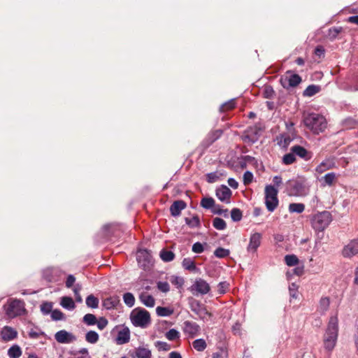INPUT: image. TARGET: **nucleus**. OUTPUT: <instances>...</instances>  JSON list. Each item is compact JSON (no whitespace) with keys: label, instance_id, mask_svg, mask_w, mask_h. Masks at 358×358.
Wrapping results in <instances>:
<instances>
[{"label":"nucleus","instance_id":"obj_1","mask_svg":"<svg viewBox=\"0 0 358 358\" xmlns=\"http://www.w3.org/2000/svg\"><path fill=\"white\" fill-rule=\"evenodd\" d=\"M338 334V320L336 315L329 319L326 332L324 335V347L331 352L336 346Z\"/></svg>","mask_w":358,"mask_h":358},{"label":"nucleus","instance_id":"obj_2","mask_svg":"<svg viewBox=\"0 0 358 358\" xmlns=\"http://www.w3.org/2000/svg\"><path fill=\"white\" fill-rule=\"evenodd\" d=\"M286 190L289 196H304L309 193L310 187L304 177L298 176L286 182Z\"/></svg>","mask_w":358,"mask_h":358},{"label":"nucleus","instance_id":"obj_3","mask_svg":"<svg viewBox=\"0 0 358 358\" xmlns=\"http://www.w3.org/2000/svg\"><path fill=\"white\" fill-rule=\"evenodd\" d=\"M307 128L315 134L322 132L327 127V121L324 116L317 113H309L303 118Z\"/></svg>","mask_w":358,"mask_h":358},{"label":"nucleus","instance_id":"obj_4","mask_svg":"<svg viewBox=\"0 0 358 358\" xmlns=\"http://www.w3.org/2000/svg\"><path fill=\"white\" fill-rule=\"evenodd\" d=\"M332 216L329 211H322L314 215L311 220L312 227L316 231H322L331 222Z\"/></svg>","mask_w":358,"mask_h":358},{"label":"nucleus","instance_id":"obj_5","mask_svg":"<svg viewBox=\"0 0 358 358\" xmlns=\"http://www.w3.org/2000/svg\"><path fill=\"white\" fill-rule=\"evenodd\" d=\"M131 321L135 327H146L150 323V315L145 309H134L130 315Z\"/></svg>","mask_w":358,"mask_h":358},{"label":"nucleus","instance_id":"obj_6","mask_svg":"<svg viewBox=\"0 0 358 358\" xmlns=\"http://www.w3.org/2000/svg\"><path fill=\"white\" fill-rule=\"evenodd\" d=\"M188 301L191 310L194 313L200 320L208 321L210 319L212 315L207 310L204 304L192 297L189 298Z\"/></svg>","mask_w":358,"mask_h":358},{"label":"nucleus","instance_id":"obj_7","mask_svg":"<svg viewBox=\"0 0 358 358\" xmlns=\"http://www.w3.org/2000/svg\"><path fill=\"white\" fill-rule=\"evenodd\" d=\"M5 310L10 318L22 315L25 312L24 303L18 299L10 300L5 306Z\"/></svg>","mask_w":358,"mask_h":358},{"label":"nucleus","instance_id":"obj_8","mask_svg":"<svg viewBox=\"0 0 358 358\" xmlns=\"http://www.w3.org/2000/svg\"><path fill=\"white\" fill-rule=\"evenodd\" d=\"M136 259L138 266L145 271L149 269L153 264L150 252L145 249H141L137 251Z\"/></svg>","mask_w":358,"mask_h":358},{"label":"nucleus","instance_id":"obj_9","mask_svg":"<svg viewBox=\"0 0 358 358\" xmlns=\"http://www.w3.org/2000/svg\"><path fill=\"white\" fill-rule=\"evenodd\" d=\"M189 290L196 296L207 294L210 291V285L202 278H196Z\"/></svg>","mask_w":358,"mask_h":358},{"label":"nucleus","instance_id":"obj_10","mask_svg":"<svg viewBox=\"0 0 358 358\" xmlns=\"http://www.w3.org/2000/svg\"><path fill=\"white\" fill-rule=\"evenodd\" d=\"M301 82V78L298 74H291L289 72H287V73L282 76L280 79L281 85L285 89L296 87Z\"/></svg>","mask_w":358,"mask_h":358},{"label":"nucleus","instance_id":"obj_11","mask_svg":"<svg viewBox=\"0 0 358 358\" xmlns=\"http://www.w3.org/2000/svg\"><path fill=\"white\" fill-rule=\"evenodd\" d=\"M17 331L10 326H4L0 330V339L2 342L7 343L17 338Z\"/></svg>","mask_w":358,"mask_h":358},{"label":"nucleus","instance_id":"obj_12","mask_svg":"<svg viewBox=\"0 0 358 358\" xmlns=\"http://www.w3.org/2000/svg\"><path fill=\"white\" fill-rule=\"evenodd\" d=\"M55 338L59 343H71L77 340L72 333L66 330H60L55 334Z\"/></svg>","mask_w":358,"mask_h":358},{"label":"nucleus","instance_id":"obj_13","mask_svg":"<svg viewBox=\"0 0 358 358\" xmlns=\"http://www.w3.org/2000/svg\"><path fill=\"white\" fill-rule=\"evenodd\" d=\"M262 236L260 233L255 232L251 234L250 237L249 244L247 247V251L249 253L254 254L257 252L258 248L261 245Z\"/></svg>","mask_w":358,"mask_h":358},{"label":"nucleus","instance_id":"obj_14","mask_svg":"<svg viewBox=\"0 0 358 358\" xmlns=\"http://www.w3.org/2000/svg\"><path fill=\"white\" fill-rule=\"evenodd\" d=\"M183 331L185 334L193 338L198 335L200 331V327L196 322L185 321L183 323Z\"/></svg>","mask_w":358,"mask_h":358},{"label":"nucleus","instance_id":"obj_15","mask_svg":"<svg viewBox=\"0 0 358 358\" xmlns=\"http://www.w3.org/2000/svg\"><path fill=\"white\" fill-rule=\"evenodd\" d=\"M342 254L345 257L348 258L358 254V238L350 241L345 245L343 250Z\"/></svg>","mask_w":358,"mask_h":358},{"label":"nucleus","instance_id":"obj_16","mask_svg":"<svg viewBox=\"0 0 358 358\" xmlns=\"http://www.w3.org/2000/svg\"><path fill=\"white\" fill-rule=\"evenodd\" d=\"M216 196L221 201L228 203L230 202L231 191L226 185H222L216 189Z\"/></svg>","mask_w":358,"mask_h":358},{"label":"nucleus","instance_id":"obj_17","mask_svg":"<svg viewBox=\"0 0 358 358\" xmlns=\"http://www.w3.org/2000/svg\"><path fill=\"white\" fill-rule=\"evenodd\" d=\"M130 331L127 327H124L118 331L116 337V343L118 345H123L129 341Z\"/></svg>","mask_w":358,"mask_h":358},{"label":"nucleus","instance_id":"obj_18","mask_svg":"<svg viewBox=\"0 0 358 358\" xmlns=\"http://www.w3.org/2000/svg\"><path fill=\"white\" fill-rule=\"evenodd\" d=\"M291 151L294 154V155H297L306 161L310 159L312 157L310 152L301 145H294L292 147Z\"/></svg>","mask_w":358,"mask_h":358},{"label":"nucleus","instance_id":"obj_19","mask_svg":"<svg viewBox=\"0 0 358 358\" xmlns=\"http://www.w3.org/2000/svg\"><path fill=\"white\" fill-rule=\"evenodd\" d=\"M187 206L186 203L182 200L174 201L170 207V212L172 216L177 217L180 215L181 211Z\"/></svg>","mask_w":358,"mask_h":358},{"label":"nucleus","instance_id":"obj_20","mask_svg":"<svg viewBox=\"0 0 358 358\" xmlns=\"http://www.w3.org/2000/svg\"><path fill=\"white\" fill-rule=\"evenodd\" d=\"M59 271L55 268H48L43 271V276L48 282H56L58 280L57 274Z\"/></svg>","mask_w":358,"mask_h":358},{"label":"nucleus","instance_id":"obj_21","mask_svg":"<svg viewBox=\"0 0 358 358\" xmlns=\"http://www.w3.org/2000/svg\"><path fill=\"white\" fill-rule=\"evenodd\" d=\"M335 167V162L333 159H327L322 162L315 169L316 172L322 173L327 170Z\"/></svg>","mask_w":358,"mask_h":358},{"label":"nucleus","instance_id":"obj_22","mask_svg":"<svg viewBox=\"0 0 358 358\" xmlns=\"http://www.w3.org/2000/svg\"><path fill=\"white\" fill-rule=\"evenodd\" d=\"M329 306H330V299L327 296L322 297L319 301L317 311L321 315H324L329 310Z\"/></svg>","mask_w":358,"mask_h":358},{"label":"nucleus","instance_id":"obj_23","mask_svg":"<svg viewBox=\"0 0 358 358\" xmlns=\"http://www.w3.org/2000/svg\"><path fill=\"white\" fill-rule=\"evenodd\" d=\"M141 301L147 307L152 308L155 304V300L152 296L143 292L139 296Z\"/></svg>","mask_w":358,"mask_h":358},{"label":"nucleus","instance_id":"obj_24","mask_svg":"<svg viewBox=\"0 0 358 358\" xmlns=\"http://www.w3.org/2000/svg\"><path fill=\"white\" fill-rule=\"evenodd\" d=\"M336 180V175L334 172L328 173L325 174L322 178V186H331L335 182Z\"/></svg>","mask_w":358,"mask_h":358},{"label":"nucleus","instance_id":"obj_25","mask_svg":"<svg viewBox=\"0 0 358 358\" xmlns=\"http://www.w3.org/2000/svg\"><path fill=\"white\" fill-rule=\"evenodd\" d=\"M277 139L278 144L282 148H287L292 141V138L288 134H280Z\"/></svg>","mask_w":358,"mask_h":358},{"label":"nucleus","instance_id":"obj_26","mask_svg":"<svg viewBox=\"0 0 358 358\" xmlns=\"http://www.w3.org/2000/svg\"><path fill=\"white\" fill-rule=\"evenodd\" d=\"M265 204L269 212H273L278 205V196L265 198Z\"/></svg>","mask_w":358,"mask_h":358},{"label":"nucleus","instance_id":"obj_27","mask_svg":"<svg viewBox=\"0 0 358 358\" xmlns=\"http://www.w3.org/2000/svg\"><path fill=\"white\" fill-rule=\"evenodd\" d=\"M22 351L18 345H13L8 350V355L10 358H20Z\"/></svg>","mask_w":358,"mask_h":358},{"label":"nucleus","instance_id":"obj_28","mask_svg":"<svg viewBox=\"0 0 358 358\" xmlns=\"http://www.w3.org/2000/svg\"><path fill=\"white\" fill-rule=\"evenodd\" d=\"M135 357L137 358H151V351L145 348L139 347L136 349Z\"/></svg>","mask_w":358,"mask_h":358},{"label":"nucleus","instance_id":"obj_29","mask_svg":"<svg viewBox=\"0 0 358 358\" xmlns=\"http://www.w3.org/2000/svg\"><path fill=\"white\" fill-rule=\"evenodd\" d=\"M60 304L63 308L69 310H73L75 308L73 300L71 297L68 296L62 297Z\"/></svg>","mask_w":358,"mask_h":358},{"label":"nucleus","instance_id":"obj_30","mask_svg":"<svg viewBox=\"0 0 358 358\" xmlns=\"http://www.w3.org/2000/svg\"><path fill=\"white\" fill-rule=\"evenodd\" d=\"M305 210V206L301 203H292L289 205V211L290 213H301Z\"/></svg>","mask_w":358,"mask_h":358},{"label":"nucleus","instance_id":"obj_31","mask_svg":"<svg viewBox=\"0 0 358 358\" xmlns=\"http://www.w3.org/2000/svg\"><path fill=\"white\" fill-rule=\"evenodd\" d=\"M320 87L315 85H310L303 91V96H312L319 92Z\"/></svg>","mask_w":358,"mask_h":358},{"label":"nucleus","instance_id":"obj_32","mask_svg":"<svg viewBox=\"0 0 358 358\" xmlns=\"http://www.w3.org/2000/svg\"><path fill=\"white\" fill-rule=\"evenodd\" d=\"M99 336L94 331H89L85 334V340L87 342L94 344L99 341Z\"/></svg>","mask_w":358,"mask_h":358},{"label":"nucleus","instance_id":"obj_33","mask_svg":"<svg viewBox=\"0 0 358 358\" xmlns=\"http://www.w3.org/2000/svg\"><path fill=\"white\" fill-rule=\"evenodd\" d=\"M192 346L196 350L202 352L206 348L207 345L205 340L199 338L193 341Z\"/></svg>","mask_w":358,"mask_h":358},{"label":"nucleus","instance_id":"obj_34","mask_svg":"<svg viewBox=\"0 0 358 358\" xmlns=\"http://www.w3.org/2000/svg\"><path fill=\"white\" fill-rule=\"evenodd\" d=\"M86 305L91 308H96L99 306V299L93 294L89 295L86 299Z\"/></svg>","mask_w":358,"mask_h":358},{"label":"nucleus","instance_id":"obj_35","mask_svg":"<svg viewBox=\"0 0 358 358\" xmlns=\"http://www.w3.org/2000/svg\"><path fill=\"white\" fill-rule=\"evenodd\" d=\"M285 262L288 266H294L299 264V259L295 255H287L285 257Z\"/></svg>","mask_w":358,"mask_h":358},{"label":"nucleus","instance_id":"obj_36","mask_svg":"<svg viewBox=\"0 0 358 358\" xmlns=\"http://www.w3.org/2000/svg\"><path fill=\"white\" fill-rule=\"evenodd\" d=\"M278 189L271 185H266L265 187V198L278 196Z\"/></svg>","mask_w":358,"mask_h":358},{"label":"nucleus","instance_id":"obj_37","mask_svg":"<svg viewBox=\"0 0 358 358\" xmlns=\"http://www.w3.org/2000/svg\"><path fill=\"white\" fill-rule=\"evenodd\" d=\"M175 255L171 251L162 250L160 252V257L164 262H169L174 259Z\"/></svg>","mask_w":358,"mask_h":358},{"label":"nucleus","instance_id":"obj_38","mask_svg":"<svg viewBox=\"0 0 358 358\" xmlns=\"http://www.w3.org/2000/svg\"><path fill=\"white\" fill-rule=\"evenodd\" d=\"M83 321L87 325L92 326L96 323L97 319L94 315L91 314V313H87L83 317Z\"/></svg>","mask_w":358,"mask_h":358},{"label":"nucleus","instance_id":"obj_39","mask_svg":"<svg viewBox=\"0 0 358 358\" xmlns=\"http://www.w3.org/2000/svg\"><path fill=\"white\" fill-rule=\"evenodd\" d=\"M185 223L190 227V228H195L199 226L200 224V220L197 215L193 216L192 218L186 217L185 219Z\"/></svg>","mask_w":358,"mask_h":358},{"label":"nucleus","instance_id":"obj_40","mask_svg":"<svg viewBox=\"0 0 358 358\" xmlns=\"http://www.w3.org/2000/svg\"><path fill=\"white\" fill-rule=\"evenodd\" d=\"M213 225L217 230H224L227 227L225 221L220 217L214 218Z\"/></svg>","mask_w":358,"mask_h":358},{"label":"nucleus","instance_id":"obj_41","mask_svg":"<svg viewBox=\"0 0 358 358\" xmlns=\"http://www.w3.org/2000/svg\"><path fill=\"white\" fill-rule=\"evenodd\" d=\"M156 313L158 316L167 317L173 313V310L169 308L158 306L156 308Z\"/></svg>","mask_w":358,"mask_h":358},{"label":"nucleus","instance_id":"obj_42","mask_svg":"<svg viewBox=\"0 0 358 358\" xmlns=\"http://www.w3.org/2000/svg\"><path fill=\"white\" fill-rule=\"evenodd\" d=\"M123 301L124 303L130 308L134 306L135 303V298L130 292H127L123 295Z\"/></svg>","mask_w":358,"mask_h":358},{"label":"nucleus","instance_id":"obj_43","mask_svg":"<svg viewBox=\"0 0 358 358\" xmlns=\"http://www.w3.org/2000/svg\"><path fill=\"white\" fill-rule=\"evenodd\" d=\"M118 301L115 298H107L103 301V306L106 309H111L117 306Z\"/></svg>","mask_w":358,"mask_h":358},{"label":"nucleus","instance_id":"obj_44","mask_svg":"<svg viewBox=\"0 0 358 358\" xmlns=\"http://www.w3.org/2000/svg\"><path fill=\"white\" fill-rule=\"evenodd\" d=\"M182 264L183 268L186 270L194 271L196 269L195 263L190 258H185Z\"/></svg>","mask_w":358,"mask_h":358},{"label":"nucleus","instance_id":"obj_45","mask_svg":"<svg viewBox=\"0 0 358 358\" xmlns=\"http://www.w3.org/2000/svg\"><path fill=\"white\" fill-rule=\"evenodd\" d=\"M166 338L169 341H175L180 338V333L175 329H171L165 334Z\"/></svg>","mask_w":358,"mask_h":358},{"label":"nucleus","instance_id":"obj_46","mask_svg":"<svg viewBox=\"0 0 358 358\" xmlns=\"http://www.w3.org/2000/svg\"><path fill=\"white\" fill-rule=\"evenodd\" d=\"M243 214L239 208H234L231 211V217L234 222H238L242 219Z\"/></svg>","mask_w":358,"mask_h":358},{"label":"nucleus","instance_id":"obj_47","mask_svg":"<svg viewBox=\"0 0 358 358\" xmlns=\"http://www.w3.org/2000/svg\"><path fill=\"white\" fill-rule=\"evenodd\" d=\"M342 28L341 27H333L329 29L327 37L330 40H334L338 35L341 32Z\"/></svg>","mask_w":358,"mask_h":358},{"label":"nucleus","instance_id":"obj_48","mask_svg":"<svg viewBox=\"0 0 358 358\" xmlns=\"http://www.w3.org/2000/svg\"><path fill=\"white\" fill-rule=\"evenodd\" d=\"M215 204V201L213 198H203L201 201V206L206 209L211 208Z\"/></svg>","mask_w":358,"mask_h":358},{"label":"nucleus","instance_id":"obj_49","mask_svg":"<svg viewBox=\"0 0 358 358\" xmlns=\"http://www.w3.org/2000/svg\"><path fill=\"white\" fill-rule=\"evenodd\" d=\"M229 253L230 252L228 249H225L223 248H218L214 252L215 256L218 258L226 257L229 255Z\"/></svg>","mask_w":358,"mask_h":358},{"label":"nucleus","instance_id":"obj_50","mask_svg":"<svg viewBox=\"0 0 358 358\" xmlns=\"http://www.w3.org/2000/svg\"><path fill=\"white\" fill-rule=\"evenodd\" d=\"M52 309V303L44 302L41 305V310L43 315L51 313Z\"/></svg>","mask_w":358,"mask_h":358},{"label":"nucleus","instance_id":"obj_51","mask_svg":"<svg viewBox=\"0 0 358 358\" xmlns=\"http://www.w3.org/2000/svg\"><path fill=\"white\" fill-rule=\"evenodd\" d=\"M295 155L292 152L291 153L285 155L282 158V162L286 165L293 164L295 162Z\"/></svg>","mask_w":358,"mask_h":358},{"label":"nucleus","instance_id":"obj_52","mask_svg":"<svg viewBox=\"0 0 358 358\" xmlns=\"http://www.w3.org/2000/svg\"><path fill=\"white\" fill-rule=\"evenodd\" d=\"M170 281L173 285H176L178 288L182 287L184 284V279L179 276H171L170 278Z\"/></svg>","mask_w":358,"mask_h":358},{"label":"nucleus","instance_id":"obj_53","mask_svg":"<svg viewBox=\"0 0 358 358\" xmlns=\"http://www.w3.org/2000/svg\"><path fill=\"white\" fill-rule=\"evenodd\" d=\"M50 314L51 318L55 321L62 320L64 318L63 313L57 309L52 310Z\"/></svg>","mask_w":358,"mask_h":358},{"label":"nucleus","instance_id":"obj_54","mask_svg":"<svg viewBox=\"0 0 358 358\" xmlns=\"http://www.w3.org/2000/svg\"><path fill=\"white\" fill-rule=\"evenodd\" d=\"M235 107V101L234 100H231L229 101H227L226 103H224V104H222L221 106H220V111L222 112H224L226 110H231L232 108H234Z\"/></svg>","mask_w":358,"mask_h":358},{"label":"nucleus","instance_id":"obj_55","mask_svg":"<svg viewBox=\"0 0 358 358\" xmlns=\"http://www.w3.org/2000/svg\"><path fill=\"white\" fill-rule=\"evenodd\" d=\"M157 288L162 292L166 293L170 289L169 284L167 282L159 281L157 284Z\"/></svg>","mask_w":358,"mask_h":358},{"label":"nucleus","instance_id":"obj_56","mask_svg":"<svg viewBox=\"0 0 358 358\" xmlns=\"http://www.w3.org/2000/svg\"><path fill=\"white\" fill-rule=\"evenodd\" d=\"M243 179L244 185H247L250 184L253 180L252 173L249 171H245L243 174Z\"/></svg>","mask_w":358,"mask_h":358},{"label":"nucleus","instance_id":"obj_57","mask_svg":"<svg viewBox=\"0 0 358 358\" xmlns=\"http://www.w3.org/2000/svg\"><path fill=\"white\" fill-rule=\"evenodd\" d=\"M228 353L227 350L224 349H220L217 352H215L212 355L213 358H227Z\"/></svg>","mask_w":358,"mask_h":358},{"label":"nucleus","instance_id":"obj_58","mask_svg":"<svg viewBox=\"0 0 358 358\" xmlns=\"http://www.w3.org/2000/svg\"><path fill=\"white\" fill-rule=\"evenodd\" d=\"M155 345L159 350L168 351L171 349L170 345L164 341H157Z\"/></svg>","mask_w":358,"mask_h":358},{"label":"nucleus","instance_id":"obj_59","mask_svg":"<svg viewBox=\"0 0 358 358\" xmlns=\"http://www.w3.org/2000/svg\"><path fill=\"white\" fill-rule=\"evenodd\" d=\"M298 286L295 283H292L289 286V295L293 299L297 298Z\"/></svg>","mask_w":358,"mask_h":358},{"label":"nucleus","instance_id":"obj_60","mask_svg":"<svg viewBox=\"0 0 358 358\" xmlns=\"http://www.w3.org/2000/svg\"><path fill=\"white\" fill-rule=\"evenodd\" d=\"M96 324H97V327L100 330H103L107 326L108 320L105 317H101L99 320H97V322Z\"/></svg>","mask_w":358,"mask_h":358},{"label":"nucleus","instance_id":"obj_61","mask_svg":"<svg viewBox=\"0 0 358 358\" xmlns=\"http://www.w3.org/2000/svg\"><path fill=\"white\" fill-rule=\"evenodd\" d=\"M203 250V245L199 242H196L192 245V251L195 253H201Z\"/></svg>","mask_w":358,"mask_h":358},{"label":"nucleus","instance_id":"obj_62","mask_svg":"<svg viewBox=\"0 0 358 358\" xmlns=\"http://www.w3.org/2000/svg\"><path fill=\"white\" fill-rule=\"evenodd\" d=\"M218 292L220 294H223L226 292L228 287V284L226 282H221L218 284Z\"/></svg>","mask_w":358,"mask_h":358},{"label":"nucleus","instance_id":"obj_63","mask_svg":"<svg viewBox=\"0 0 358 358\" xmlns=\"http://www.w3.org/2000/svg\"><path fill=\"white\" fill-rule=\"evenodd\" d=\"M76 281V278L73 275H69L66 281V286L70 288L73 286Z\"/></svg>","mask_w":358,"mask_h":358},{"label":"nucleus","instance_id":"obj_64","mask_svg":"<svg viewBox=\"0 0 358 358\" xmlns=\"http://www.w3.org/2000/svg\"><path fill=\"white\" fill-rule=\"evenodd\" d=\"M273 182L274 183V187H278L282 182V178L279 176H275L273 178Z\"/></svg>","mask_w":358,"mask_h":358}]
</instances>
